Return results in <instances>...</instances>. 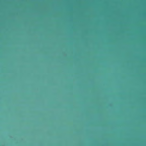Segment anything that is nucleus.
Returning <instances> with one entry per match:
<instances>
[{
	"label": "nucleus",
	"mask_w": 146,
	"mask_h": 146,
	"mask_svg": "<svg viewBox=\"0 0 146 146\" xmlns=\"http://www.w3.org/2000/svg\"><path fill=\"white\" fill-rule=\"evenodd\" d=\"M42 1L44 3V17H45V3H46V0L45 1H0L1 2H36V1Z\"/></svg>",
	"instance_id": "obj_1"
}]
</instances>
